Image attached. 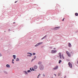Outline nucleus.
I'll return each mask as SVG.
<instances>
[{
  "label": "nucleus",
  "instance_id": "obj_1",
  "mask_svg": "<svg viewBox=\"0 0 78 78\" xmlns=\"http://www.w3.org/2000/svg\"><path fill=\"white\" fill-rule=\"evenodd\" d=\"M40 70H44V66H43V65H40Z\"/></svg>",
  "mask_w": 78,
  "mask_h": 78
},
{
  "label": "nucleus",
  "instance_id": "obj_2",
  "mask_svg": "<svg viewBox=\"0 0 78 78\" xmlns=\"http://www.w3.org/2000/svg\"><path fill=\"white\" fill-rule=\"evenodd\" d=\"M37 68V66H34V68H32V70H33V71H34L35 70L34 69H36Z\"/></svg>",
  "mask_w": 78,
  "mask_h": 78
},
{
  "label": "nucleus",
  "instance_id": "obj_3",
  "mask_svg": "<svg viewBox=\"0 0 78 78\" xmlns=\"http://www.w3.org/2000/svg\"><path fill=\"white\" fill-rule=\"evenodd\" d=\"M66 53L67 54L68 56H69V57H70L71 56V55L69 53V52L68 51H66Z\"/></svg>",
  "mask_w": 78,
  "mask_h": 78
},
{
  "label": "nucleus",
  "instance_id": "obj_4",
  "mask_svg": "<svg viewBox=\"0 0 78 78\" xmlns=\"http://www.w3.org/2000/svg\"><path fill=\"white\" fill-rule=\"evenodd\" d=\"M68 65L70 68H72V65L71 64V63H70V62H69L68 63Z\"/></svg>",
  "mask_w": 78,
  "mask_h": 78
},
{
  "label": "nucleus",
  "instance_id": "obj_5",
  "mask_svg": "<svg viewBox=\"0 0 78 78\" xmlns=\"http://www.w3.org/2000/svg\"><path fill=\"white\" fill-rule=\"evenodd\" d=\"M57 52V51H56V50H52L51 51L52 53H56Z\"/></svg>",
  "mask_w": 78,
  "mask_h": 78
},
{
  "label": "nucleus",
  "instance_id": "obj_6",
  "mask_svg": "<svg viewBox=\"0 0 78 78\" xmlns=\"http://www.w3.org/2000/svg\"><path fill=\"white\" fill-rule=\"evenodd\" d=\"M42 43H43L41 42V43H40L37 44L35 46V47H37V46H38V45H40V44H42Z\"/></svg>",
  "mask_w": 78,
  "mask_h": 78
},
{
  "label": "nucleus",
  "instance_id": "obj_7",
  "mask_svg": "<svg viewBox=\"0 0 78 78\" xmlns=\"http://www.w3.org/2000/svg\"><path fill=\"white\" fill-rule=\"evenodd\" d=\"M59 28H60V27H56L54 28V30H58V29H59Z\"/></svg>",
  "mask_w": 78,
  "mask_h": 78
},
{
  "label": "nucleus",
  "instance_id": "obj_8",
  "mask_svg": "<svg viewBox=\"0 0 78 78\" xmlns=\"http://www.w3.org/2000/svg\"><path fill=\"white\" fill-rule=\"evenodd\" d=\"M58 55H59L60 59H61V58H62V57H61V53H58Z\"/></svg>",
  "mask_w": 78,
  "mask_h": 78
},
{
  "label": "nucleus",
  "instance_id": "obj_9",
  "mask_svg": "<svg viewBox=\"0 0 78 78\" xmlns=\"http://www.w3.org/2000/svg\"><path fill=\"white\" fill-rule=\"evenodd\" d=\"M58 68V66H55V67L53 68L54 70H56V69H57Z\"/></svg>",
  "mask_w": 78,
  "mask_h": 78
},
{
  "label": "nucleus",
  "instance_id": "obj_10",
  "mask_svg": "<svg viewBox=\"0 0 78 78\" xmlns=\"http://www.w3.org/2000/svg\"><path fill=\"white\" fill-rule=\"evenodd\" d=\"M68 46L69 47H72V45H71L70 43H69L68 44Z\"/></svg>",
  "mask_w": 78,
  "mask_h": 78
},
{
  "label": "nucleus",
  "instance_id": "obj_11",
  "mask_svg": "<svg viewBox=\"0 0 78 78\" xmlns=\"http://www.w3.org/2000/svg\"><path fill=\"white\" fill-rule=\"evenodd\" d=\"M33 55V54H30V55H27V56H30V57H31Z\"/></svg>",
  "mask_w": 78,
  "mask_h": 78
},
{
  "label": "nucleus",
  "instance_id": "obj_12",
  "mask_svg": "<svg viewBox=\"0 0 78 78\" xmlns=\"http://www.w3.org/2000/svg\"><path fill=\"white\" fill-rule=\"evenodd\" d=\"M6 66L7 67H8L9 68L10 67V66L8 64L6 65Z\"/></svg>",
  "mask_w": 78,
  "mask_h": 78
},
{
  "label": "nucleus",
  "instance_id": "obj_13",
  "mask_svg": "<svg viewBox=\"0 0 78 78\" xmlns=\"http://www.w3.org/2000/svg\"><path fill=\"white\" fill-rule=\"evenodd\" d=\"M47 37V35H45L44 37L42 38H41L42 40V39H44V38H45V37Z\"/></svg>",
  "mask_w": 78,
  "mask_h": 78
},
{
  "label": "nucleus",
  "instance_id": "obj_14",
  "mask_svg": "<svg viewBox=\"0 0 78 78\" xmlns=\"http://www.w3.org/2000/svg\"><path fill=\"white\" fill-rule=\"evenodd\" d=\"M36 56H35L34 57V59H33L32 60V61H33V60H34V59H36Z\"/></svg>",
  "mask_w": 78,
  "mask_h": 78
},
{
  "label": "nucleus",
  "instance_id": "obj_15",
  "mask_svg": "<svg viewBox=\"0 0 78 78\" xmlns=\"http://www.w3.org/2000/svg\"><path fill=\"white\" fill-rule=\"evenodd\" d=\"M13 57L14 59H16V55H13Z\"/></svg>",
  "mask_w": 78,
  "mask_h": 78
},
{
  "label": "nucleus",
  "instance_id": "obj_16",
  "mask_svg": "<svg viewBox=\"0 0 78 78\" xmlns=\"http://www.w3.org/2000/svg\"><path fill=\"white\" fill-rule=\"evenodd\" d=\"M75 15L76 16H78V13H75Z\"/></svg>",
  "mask_w": 78,
  "mask_h": 78
},
{
  "label": "nucleus",
  "instance_id": "obj_17",
  "mask_svg": "<svg viewBox=\"0 0 78 78\" xmlns=\"http://www.w3.org/2000/svg\"><path fill=\"white\" fill-rule=\"evenodd\" d=\"M62 58L63 59H64V55H63V54H62Z\"/></svg>",
  "mask_w": 78,
  "mask_h": 78
},
{
  "label": "nucleus",
  "instance_id": "obj_18",
  "mask_svg": "<svg viewBox=\"0 0 78 78\" xmlns=\"http://www.w3.org/2000/svg\"><path fill=\"white\" fill-rule=\"evenodd\" d=\"M19 61V58H17L16 60V61Z\"/></svg>",
  "mask_w": 78,
  "mask_h": 78
},
{
  "label": "nucleus",
  "instance_id": "obj_19",
  "mask_svg": "<svg viewBox=\"0 0 78 78\" xmlns=\"http://www.w3.org/2000/svg\"><path fill=\"white\" fill-rule=\"evenodd\" d=\"M41 63H42V62H38V64H41Z\"/></svg>",
  "mask_w": 78,
  "mask_h": 78
},
{
  "label": "nucleus",
  "instance_id": "obj_20",
  "mask_svg": "<svg viewBox=\"0 0 78 78\" xmlns=\"http://www.w3.org/2000/svg\"><path fill=\"white\" fill-rule=\"evenodd\" d=\"M24 73L25 74H27V71H24Z\"/></svg>",
  "mask_w": 78,
  "mask_h": 78
},
{
  "label": "nucleus",
  "instance_id": "obj_21",
  "mask_svg": "<svg viewBox=\"0 0 78 78\" xmlns=\"http://www.w3.org/2000/svg\"><path fill=\"white\" fill-rule=\"evenodd\" d=\"M61 62H62L61 60H60L59 61V64H60V63H61Z\"/></svg>",
  "mask_w": 78,
  "mask_h": 78
},
{
  "label": "nucleus",
  "instance_id": "obj_22",
  "mask_svg": "<svg viewBox=\"0 0 78 78\" xmlns=\"http://www.w3.org/2000/svg\"><path fill=\"white\" fill-rule=\"evenodd\" d=\"M31 72V71H30V70H28L27 71V72L29 73V72Z\"/></svg>",
  "mask_w": 78,
  "mask_h": 78
},
{
  "label": "nucleus",
  "instance_id": "obj_23",
  "mask_svg": "<svg viewBox=\"0 0 78 78\" xmlns=\"http://www.w3.org/2000/svg\"><path fill=\"white\" fill-rule=\"evenodd\" d=\"M28 55H29V54H30H30H31V53H30V52H28L27 53Z\"/></svg>",
  "mask_w": 78,
  "mask_h": 78
},
{
  "label": "nucleus",
  "instance_id": "obj_24",
  "mask_svg": "<svg viewBox=\"0 0 78 78\" xmlns=\"http://www.w3.org/2000/svg\"><path fill=\"white\" fill-rule=\"evenodd\" d=\"M61 75V73H58V76H59V75Z\"/></svg>",
  "mask_w": 78,
  "mask_h": 78
},
{
  "label": "nucleus",
  "instance_id": "obj_25",
  "mask_svg": "<svg viewBox=\"0 0 78 78\" xmlns=\"http://www.w3.org/2000/svg\"><path fill=\"white\" fill-rule=\"evenodd\" d=\"M36 55V53H33V55Z\"/></svg>",
  "mask_w": 78,
  "mask_h": 78
},
{
  "label": "nucleus",
  "instance_id": "obj_26",
  "mask_svg": "<svg viewBox=\"0 0 78 78\" xmlns=\"http://www.w3.org/2000/svg\"><path fill=\"white\" fill-rule=\"evenodd\" d=\"M2 56V55H1V53H0V56Z\"/></svg>",
  "mask_w": 78,
  "mask_h": 78
},
{
  "label": "nucleus",
  "instance_id": "obj_27",
  "mask_svg": "<svg viewBox=\"0 0 78 78\" xmlns=\"http://www.w3.org/2000/svg\"><path fill=\"white\" fill-rule=\"evenodd\" d=\"M64 19H65V18H64L62 20V21H64Z\"/></svg>",
  "mask_w": 78,
  "mask_h": 78
},
{
  "label": "nucleus",
  "instance_id": "obj_28",
  "mask_svg": "<svg viewBox=\"0 0 78 78\" xmlns=\"http://www.w3.org/2000/svg\"><path fill=\"white\" fill-rule=\"evenodd\" d=\"M8 31H11V30H10V29H9L8 30Z\"/></svg>",
  "mask_w": 78,
  "mask_h": 78
},
{
  "label": "nucleus",
  "instance_id": "obj_29",
  "mask_svg": "<svg viewBox=\"0 0 78 78\" xmlns=\"http://www.w3.org/2000/svg\"><path fill=\"white\" fill-rule=\"evenodd\" d=\"M43 76H45V74H43Z\"/></svg>",
  "mask_w": 78,
  "mask_h": 78
},
{
  "label": "nucleus",
  "instance_id": "obj_30",
  "mask_svg": "<svg viewBox=\"0 0 78 78\" xmlns=\"http://www.w3.org/2000/svg\"><path fill=\"white\" fill-rule=\"evenodd\" d=\"M30 70H31V71H32V69H31V68H30Z\"/></svg>",
  "mask_w": 78,
  "mask_h": 78
},
{
  "label": "nucleus",
  "instance_id": "obj_31",
  "mask_svg": "<svg viewBox=\"0 0 78 78\" xmlns=\"http://www.w3.org/2000/svg\"><path fill=\"white\" fill-rule=\"evenodd\" d=\"M39 75H40V74H39V75H38V76H37V78H39Z\"/></svg>",
  "mask_w": 78,
  "mask_h": 78
},
{
  "label": "nucleus",
  "instance_id": "obj_32",
  "mask_svg": "<svg viewBox=\"0 0 78 78\" xmlns=\"http://www.w3.org/2000/svg\"><path fill=\"white\" fill-rule=\"evenodd\" d=\"M17 1L15 2V3H17Z\"/></svg>",
  "mask_w": 78,
  "mask_h": 78
},
{
  "label": "nucleus",
  "instance_id": "obj_33",
  "mask_svg": "<svg viewBox=\"0 0 78 78\" xmlns=\"http://www.w3.org/2000/svg\"><path fill=\"white\" fill-rule=\"evenodd\" d=\"M12 63H13V64H14V62L13 61H12Z\"/></svg>",
  "mask_w": 78,
  "mask_h": 78
},
{
  "label": "nucleus",
  "instance_id": "obj_34",
  "mask_svg": "<svg viewBox=\"0 0 78 78\" xmlns=\"http://www.w3.org/2000/svg\"><path fill=\"white\" fill-rule=\"evenodd\" d=\"M55 49H56V48H54V50H55Z\"/></svg>",
  "mask_w": 78,
  "mask_h": 78
},
{
  "label": "nucleus",
  "instance_id": "obj_35",
  "mask_svg": "<svg viewBox=\"0 0 78 78\" xmlns=\"http://www.w3.org/2000/svg\"><path fill=\"white\" fill-rule=\"evenodd\" d=\"M12 61H14V59H13L12 60Z\"/></svg>",
  "mask_w": 78,
  "mask_h": 78
},
{
  "label": "nucleus",
  "instance_id": "obj_36",
  "mask_svg": "<svg viewBox=\"0 0 78 78\" xmlns=\"http://www.w3.org/2000/svg\"><path fill=\"white\" fill-rule=\"evenodd\" d=\"M54 75H55V76H56V74H54Z\"/></svg>",
  "mask_w": 78,
  "mask_h": 78
},
{
  "label": "nucleus",
  "instance_id": "obj_37",
  "mask_svg": "<svg viewBox=\"0 0 78 78\" xmlns=\"http://www.w3.org/2000/svg\"><path fill=\"white\" fill-rule=\"evenodd\" d=\"M16 23L15 22L13 23Z\"/></svg>",
  "mask_w": 78,
  "mask_h": 78
},
{
  "label": "nucleus",
  "instance_id": "obj_38",
  "mask_svg": "<svg viewBox=\"0 0 78 78\" xmlns=\"http://www.w3.org/2000/svg\"><path fill=\"white\" fill-rule=\"evenodd\" d=\"M70 53H72V52H70Z\"/></svg>",
  "mask_w": 78,
  "mask_h": 78
}]
</instances>
